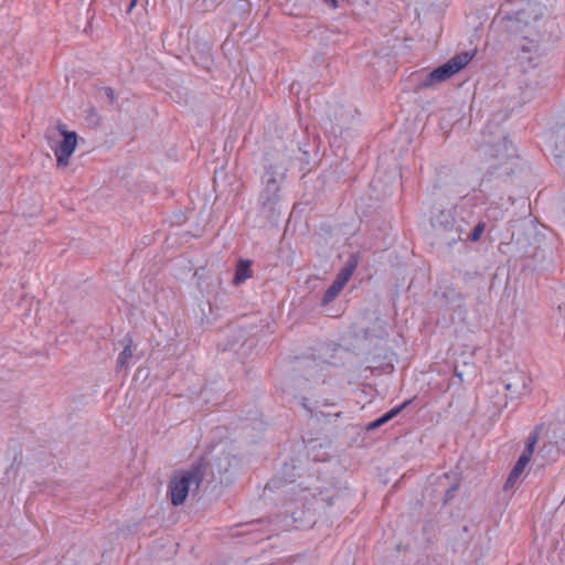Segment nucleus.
<instances>
[{"label":"nucleus","mask_w":565,"mask_h":565,"mask_svg":"<svg viewBox=\"0 0 565 565\" xmlns=\"http://www.w3.org/2000/svg\"><path fill=\"white\" fill-rule=\"evenodd\" d=\"M77 134L70 131L66 125L58 122L55 131H49L46 140L53 151L57 168H66L70 164L71 157L77 147Z\"/></svg>","instance_id":"f257e3e1"},{"label":"nucleus","mask_w":565,"mask_h":565,"mask_svg":"<svg viewBox=\"0 0 565 565\" xmlns=\"http://www.w3.org/2000/svg\"><path fill=\"white\" fill-rule=\"evenodd\" d=\"M201 481L202 473L198 468L175 472L168 486L171 503L175 507L183 504L189 492L198 489Z\"/></svg>","instance_id":"f03ea898"},{"label":"nucleus","mask_w":565,"mask_h":565,"mask_svg":"<svg viewBox=\"0 0 565 565\" xmlns=\"http://www.w3.org/2000/svg\"><path fill=\"white\" fill-rule=\"evenodd\" d=\"M282 177L278 171L267 170L263 175V189L259 194V204L264 212L280 210Z\"/></svg>","instance_id":"7ed1b4c3"},{"label":"nucleus","mask_w":565,"mask_h":565,"mask_svg":"<svg viewBox=\"0 0 565 565\" xmlns=\"http://www.w3.org/2000/svg\"><path fill=\"white\" fill-rule=\"evenodd\" d=\"M473 57V54L469 52H462L451 57L444 65L435 68L427 74L425 81L420 83L419 88H428L438 83L445 82L452 75L462 70Z\"/></svg>","instance_id":"20e7f679"},{"label":"nucleus","mask_w":565,"mask_h":565,"mask_svg":"<svg viewBox=\"0 0 565 565\" xmlns=\"http://www.w3.org/2000/svg\"><path fill=\"white\" fill-rule=\"evenodd\" d=\"M358 262L355 258H351L347 265L340 270L332 285L327 289L322 298V305H328L333 301L339 294L343 290L344 286L351 279Z\"/></svg>","instance_id":"39448f33"},{"label":"nucleus","mask_w":565,"mask_h":565,"mask_svg":"<svg viewBox=\"0 0 565 565\" xmlns=\"http://www.w3.org/2000/svg\"><path fill=\"white\" fill-rule=\"evenodd\" d=\"M252 277H253L252 262L246 260V259H239L236 265L233 284L235 286H239L241 284L245 282L247 279H249Z\"/></svg>","instance_id":"423d86ee"},{"label":"nucleus","mask_w":565,"mask_h":565,"mask_svg":"<svg viewBox=\"0 0 565 565\" xmlns=\"http://www.w3.org/2000/svg\"><path fill=\"white\" fill-rule=\"evenodd\" d=\"M529 462H530L529 458L520 456L519 460L516 461L515 466L513 467V469L511 470V472L507 479L505 488H512L515 484V482L520 479V477L524 472V469Z\"/></svg>","instance_id":"0eeeda50"},{"label":"nucleus","mask_w":565,"mask_h":565,"mask_svg":"<svg viewBox=\"0 0 565 565\" xmlns=\"http://www.w3.org/2000/svg\"><path fill=\"white\" fill-rule=\"evenodd\" d=\"M539 58L537 50L532 51L531 47L525 45L522 46L521 52L518 56L520 64L524 67H533L536 65Z\"/></svg>","instance_id":"6e6552de"},{"label":"nucleus","mask_w":565,"mask_h":565,"mask_svg":"<svg viewBox=\"0 0 565 565\" xmlns=\"http://www.w3.org/2000/svg\"><path fill=\"white\" fill-rule=\"evenodd\" d=\"M409 404H411V401H406L402 405L391 409L388 413H386L385 415H383L379 419L372 422L369 425V429H375V428H379L380 426L384 425L385 423H387L388 420L394 418L397 414H399Z\"/></svg>","instance_id":"1a4fd4ad"},{"label":"nucleus","mask_w":565,"mask_h":565,"mask_svg":"<svg viewBox=\"0 0 565 565\" xmlns=\"http://www.w3.org/2000/svg\"><path fill=\"white\" fill-rule=\"evenodd\" d=\"M132 353H134L132 341L129 340L128 343L126 344V347L124 348V350L119 353V355L117 358V364H116L117 370H121L128 365L129 360L132 358Z\"/></svg>","instance_id":"9d476101"},{"label":"nucleus","mask_w":565,"mask_h":565,"mask_svg":"<svg viewBox=\"0 0 565 565\" xmlns=\"http://www.w3.org/2000/svg\"><path fill=\"white\" fill-rule=\"evenodd\" d=\"M540 439V434L539 431L535 429L533 433H531L526 439V443H525V448L522 452V457H526L531 460V457L534 452V449H535V446L537 444Z\"/></svg>","instance_id":"9b49d317"},{"label":"nucleus","mask_w":565,"mask_h":565,"mask_svg":"<svg viewBox=\"0 0 565 565\" xmlns=\"http://www.w3.org/2000/svg\"><path fill=\"white\" fill-rule=\"evenodd\" d=\"M484 230H486V223L484 222H479L476 225V227L473 228V231L470 233V235L468 237L469 241L478 242L481 238Z\"/></svg>","instance_id":"f8f14e48"},{"label":"nucleus","mask_w":565,"mask_h":565,"mask_svg":"<svg viewBox=\"0 0 565 565\" xmlns=\"http://www.w3.org/2000/svg\"><path fill=\"white\" fill-rule=\"evenodd\" d=\"M330 9H337L339 7L338 0H321Z\"/></svg>","instance_id":"ddd939ff"},{"label":"nucleus","mask_w":565,"mask_h":565,"mask_svg":"<svg viewBox=\"0 0 565 565\" xmlns=\"http://www.w3.org/2000/svg\"><path fill=\"white\" fill-rule=\"evenodd\" d=\"M519 379L522 382L523 387H526V382H527L529 379L524 374H520Z\"/></svg>","instance_id":"4468645a"},{"label":"nucleus","mask_w":565,"mask_h":565,"mask_svg":"<svg viewBox=\"0 0 565 565\" xmlns=\"http://www.w3.org/2000/svg\"><path fill=\"white\" fill-rule=\"evenodd\" d=\"M136 4H137V0H131L129 8H128V12H130L135 8Z\"/></svg>","instance_id":"2eb2a0df"},{"label":"nucleus","mask_w":565,"mask_h":565,"mask_svg":"<svg viewBox=\"0 0 565 565\" xmlns=\"http://www.w3.org/2000/svg\"><path fill=\"white\" fill-rule=\"evenodd\" d=\"M505 390L507 391H511L512 390V384L511 383L505 384Z\"/></svg>","instance_id":"dca6fc26"}]
</instances>
